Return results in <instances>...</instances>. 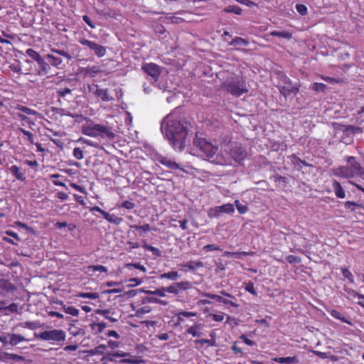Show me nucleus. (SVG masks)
Segmentation results:
<instances>
[{
	"label": "nucleus",
	"mask_w": 364,
	"mask_h": 364,
	"mask_svg": "<svg viewBox=\"0 0 364 364\" xmlns=\"http://www.w3.org/2000/svg\"><path fill=\"white\" fill-rule=\"evenodd\" d=\"M204 295L205 296L210 298V299H215L218 302H221V303H223L225 304H230V305H231L233 307H237L238 306L237 304H236V303H235L233 301H231L230 300H228V299L223 298V296H221L220 295L213 294H210V293H206Z\"/></svg>",
	"instance_id": "nucleus-16"
},
{
	"label": "nucleus",
	"mask_w": 364,
	"mask_h": 364,
	"mask_svg": "<svg viewBox=\"0 0 364 364\" xmlns=\"http://www.w3.org/2000/svg\"><path fill=\"white\" fill-rule=\"evenodd\" d=\"M203 266V264L200 261H190L187 262L186 264L183 265V267H188L191 270H195L198 267H202Z\"/></svg>",
	"instance_id": "nucleus-32"
},
{
	"label": "nucleus",
	"mask_w": 364,
	"mask_h": 364,
	"mask_svg": "<svg viewBox=\"0 0 364 364\" xmlns=\"http://www.w3.org/2000/svg\"><path fill=\"white\" fill-rule=\"evenodd\" d=\"M72 90L70 87H65V88L58 90L56 93L58 97H65L67 95L70 94Z\"/></svg>",
	"instance_id": "nucleus-44"
},
{
	"label": "nucleus",
	"mask_w": 364,
	"mask_h": 364,
	"mask_svg": "<svg viewBox=\"0 0 364 364\" xmlns=\"http://www.w3.org/2000/svg\"><path fill=\"white\" fill-rule=\"evenodd\" d=\"M95 94L98 97H101L102 101L107 102V101L109 100V95L107 94V90H102V89H97V90L95 91Z\"/></svg>",
	"instance_id": "nucleus-41"
},
{
	"label": "nucleus",
	"mask_w": 364,
	"mask_h": 364,
	"mask_svg": "<svg viewBox=\"0 0 364 364\" xmlns=\"http://www.w3.org/2000/svg\"><path fill=\"white\" fill-rule=\"evenodd\" d=\"M97 129L95 130L97 131L98 136L102 137L106 136L110 140H113L115 138V134L111 130L110 127L97 124Z\"/></svg>",
	"instance_id": "nucleus-11"
},
{
	"label": "nucleus",
	"mask_w": 364,
	"mask_h": 364,
	"mask_svg": "<svg viewBox=\"0 0 364 364\" xmlns=\"http://www.w3.org/2000/svg\"><path fill=\"white\" fill-rule=\"evenodd\" d=\"M235 206L240 214H244L247 210V207L245 205L241 204L239 200H235Z\"/></svg>",
	"instance_id": "nucleus-54"
},
{
	"label": "nucleus",
	"mask_w": 364,
	"mask_h": 364,
	"mask_svg": "<svg viewBox=\"0 0 364 364\" xmlns=\"http://www.w3.org/2000/svg\"><path fill=\"white\" fill-rule=\"evenodd\" d=\"M96 314L103 315L104 317L110 321L112 323L117 322L119 316H117V314L114 312H111L110 309H97L96 310Z\"/></svg>",
	"instance_id": "nucleus-15"
},
{
	"label": "nucleus",
	"mask_w": 364,
	"mask_h": 364,
	"mask_svg": "<svg viewBox=\"0 0 364 364\" xmlns=\"http://www.w3.org/2000/svg\"><path fill=\"white\" fill-rule=\"evenodd\" d=\"M63 311L66 314H70L74 316H77L79 314V310L73 306L66 307L65 306H63Z\"/></svg>",
	"instance_id": "nucleus-46"
},
{
	"label": "nucleus",
	"mask_w": 364,
	"mask_h": 364,
	"mask_svg": "<svg viewBox=\"0 0 364 364\" xmlns=\"http://www.w3.org/2000/svg\"><path fill=\"white\" fill-rule=\"evenodd\" d=\"M34 336L44 341H54L57 342L64 341L65 339V333L63 330L53 329L46 331L40 334L34 333Z\"/></svg>",
	"instance_id": "nucleus-5"
},
{
	"label": "nucleus",
	"mask_w": 364,
	"mask_h": 364,
	"mask_svg": "<svg viewBox=\"0 0 364 364\" xmlns=\"http://www.w3.org/2000/svg\"><path fill=\"white\" fill-rule=\"evenodd\" d=\"M107 220L115 225H119L122 221V218L115 215L109 214V217H108Z\"/></svg>",
	"instance_id": "nucleus-49"
},
{
	"label": "nucleus",
	"mask_w": 364,
	"mask_h": 364,
	"mask_svg": "<svg viewBox=\"0 0 364 364\" xmlns=\"http://www.w3.org/2000/svg\"><path fill=\"white\" fill-rule=\"evenodd\" d=\"M9 360H13L14 362H23L26 360V358L17 354L9 353Z\"/></svg>",
	"instance_id": "nucleus-50"
},
{
	"label": "nucleus",
	"mask_w": 364,
	"mask_h": 364,
	"mask_svg": "<svg viewBox=\"0 0 364 364\" xmlns=\"http://www.w3.org/2000/svg\"><path fill=\"white\" fill-rule=\"evenodd\" d=\"M193 146L198 149L201 156H203L206 160L215 164L222 166L228 165V161L222 154H217L218 147L213 145L203 138H198L197 134H196L193 141Z\"/></svg>",
	"instance_id": "nucleus-2"
},
{
	"label": "nucleus",
	"mask_w": 364,
	"mask_h": 364,
	"mask_svg": "<svg viewBox=\"0 0 364 364\" xmlns=\"http://www.w3.org/2000/svg\"><path fill=\"white\" fill-rule=\"evenodd\" d=\"M176 287H177V289L178 291L181 289L186 290V289H189L191 287V283L188 281L176 282Z\"/></svg>",
	"instance_id": "nucleus-45"
},
{
	"label": "nucleus",
	"mask_w": 364,
	"mask_h": 364,
	"mask_svg": "<svg viewBox=\"0 0 364 364\" xmlns=\"http://www.w3.org/2000/svg\"><path fill=\"white\" fill-rule=\"evenodd\" d=\"M229 44L233 46H247L249 44V41L240 37H235L232 40V41Z\"/></svg>",
	"instance_id": "nucleus-28"
},
{
	"label": "nucleus",
	"mask_w": 364,
	"mask_h": 364,
	"mask_svg": "<svg viewBox=\"0 0 364 364\" xmlns=\"http://www.w3.org/2000/svg\"><path fill=\"white\" fill-rule=\"evenodd\" d=\"M18 109L22 111L23 112L27 114H30V115H34V114H36L37 112L33 110V109H31L27 107H25V106H20L18 107Z\"/></svg>",
	"instance_id": "nucleus-59"
},
{
	"label": "nucleus",
	"mask_w": 364,
	"mask_h": 364,
	"mask_svg": "<svg viewBox=\"0 0 364 364\" xmlns=\"http://www.w3.org/2000/svg\"><path fill=\"white\" fill-rule=\"evenodd\" d=\"M106 349L105 345H100L93 349H90L88 350L89 355H102L104 353V350Z\"/></svg>",
	"instance_id": "nucleus-31"
},
{
	"label": "nucleus",
	"mask_w": 364,
	"mask_h": 364,
	"mask_svg": "<svg viewBox=\"0 0 364 364\" xmlns=\"http://www.w3.org/2000/svg\"><path fill=\"white\" fill-rule=\"evenodd\" d=\"M159 161L171 169L176 170L179 168V165L176 162L167 157L161 156L159 159Z\"/></svg>",
	"instance_id": "nucleus-18"
},
{
	"label": "nucleus",
	"mask_w": 364,
	"mask_h": 364,
	"mask_svg": "<svg viewBox=\"0 0 364 364\" xmlns=\"http://www.w3.org/2000/svg\"><path fill=\"white\" fill-rule=\"evenodd\" d=\"M331 315L334 317L335 318H337L338 320H341L343 322L348 323L343 316L337 310L333 309L331 311Z\"/></svg>",
	"instance_id": "nucleus-48"
},
{
	"label": "nucleus",
	"mask_w": 364,
	"mask_h": 364,
	"mask_svg": "<svg viewBox=\"0 0 364 364\" xmlns=\"http://www.w3.org/2000/svg\"><path fill=\"white\" fill-rule=\"evenodd\" d=\"M296 11L299 14H300L302 16L307 14V8L304 4H297L296 6Z\"/></svg>",
	"instance_id": "nucleus-56"
},
{
	"label": "nucleus",
	"mask_w": 364,
	"mask_h": 364,
	"mask_svg": "<svg viewBox=\"0 0 364 364\" xmlns=\"http://www.w3.org/2000/svg\"><path fill=\"white\" fill-rule=\"evenodd\" d=\"M271 35L273 36H278V37L284 38L286 39H291L292 38V34L289 32H286V31H274L271 33Z\"/></svg>",
	"instance_id": "nucleus-34"
},
{
	"label": "nucleus",
	"mask_w": 364,
	"mask_h": 364,
	"mask_svg": "<svg viewBox=\"0 0 364 364\" xmlns=\"http://www.w3.org/2000/svg\"><path fill=\"white\" fill-rule=\"evenodd\" d=\"M139 292H143L148 295H156V296L163 297V296H166L165 293L166 292V287H161L159 289H156L154 291L146 290L144 288H142V289H139Z\"/></svg>",
	"instance_id": "nucleus-20"
},
{
	"label": "nucleus",
	"mask_w": 364,
	"mask_h": 364,
	"mask_svg": "<svg viewBox=\"0 0 364 364\" xmlns=\"http://www.w3.org/2000/svg\"><path fill=\"white\" fill-rule=\"evenodd\" d=\"M218 208L220 210L221 214L223 213L230 214L235 212L234 206L230 203L224 204L218 206Z\"/></svg>",
	"instance_id": "nucleus-30"
},
{
	"label": "nucleus",
	"mask_w": 364,
	"mask_h": 364,
	"mask_svg": "<svg viewBox=\"0 0 364 364\" xmlns=\"http://www.w3.org/2000/svg\"><path fill=\"white\" fill-rule=\"evenodd\" d=\"M27 55L35 61L38 62L42 58L40 54L32 48L26 50Z\"/></svg>",
	"instance_id": "nucleus-40"
},
{
	"label": "nucleus",
	"mask_w": 364,
	"mask_h": 364,
	"mask_svg": "<svg viewBox=\"0 0 364 364\" xmlns=\"http://www.w3.org/2000/svg\"><path fill=\"white\" fill-rule=\"evenodd\" d=\"M141 303L143 304H146V303H156V304H159L164 305V306L168 305L167 301L161 300V299L156 298V297H151V296L144 297L141 299Z\"/></svg>",
	"instance_id": "nucleus-25"
},
{
	"label": "nucleus",
	"mask_w": 364,
	"mask_h": 364,
	"mask_svg": "<svg viewBox=\"0 0 364 364\" xmlns=\"http://www.w3.org/2000/svg\"><path fill=\"white\" fill-rule=\"evenodd\" d=\"M90 269H92V271H99L100 272H107V269L105 266L102 265H92L88 267Z\"/></svg>",
	"instance_id": "nucleus-57"
},
{
	"label": "nucleus",
	"mask_w": 364,
	"mask_h": 364,
	"mask_svg": "<svg viewBox=\"0 0 364 364\" xmlns=\"http://www.w3.org/2000/svg\"><path fill=\"white\" fill-rule=\"evenodd\" d=\"M78 80L75 79H70V78H63L60 82H57V85H60V82H64L65 85H70L71 87L74 86L75 85H73L72 83L77 82Z\"/></svg>",
	"instance_id": "nucleus-61"
},
{
	"label": "nucleus",
	"mask_w": 364,
	"mask_h": 364,
	"mask_svg": "<svg viewBox=\"0 0 364 364\" xmlns=\"http://www.w3.org/2000/svg\"><path fill=\"white\" fill-rule=\"evenodd\" d=\"M142 70L148 75L152 77L154 82H157L158 78L161 73V68L155 63H145L142 66Z\"/></svg>",
	"instance_id": "nucleus-8"
},
{
	"label": "nucleus",
	"mask_w": 364,
	"mask_h": 364,
	"mask_svg": "<svg viewBox=\"0 0 364 364\" xmlns=\"http://www.w3.org/2000/svg\"><path fill=\"white\" fill-rule=\"evenodd\" d=\"M221 215L220 210L219 209L218 206L211 208L208 210V216L210 218H217L219 217Z\"/></svg>",
	"instance_id": "nucleus-36"
},
{
	"label": "nucleus",
	"mask_w": 364,
	"mask_h": 364,
	"mask_svg": "<svg viewBox=\"0 0 364 364\" xmlns=\"http://www.w3.org/2000/svg\"><path fill=\"white\" fill-rule=\"evenodd\" d=\"M287 261L290 264H298L301 262V259L299 257L290 255L287 257Z\"/></svg>",
	"instance_id": "nucleus-52"
},
{
	"label": "nucleus",
	"mask_w": 364,
	"mask_h": 364,
	"mask_svg": "<svg viewBox=\"0 0 364 364\" xmlns=\"http://www.w3.org/2000/svg\"><path fill=\"white\" fill-rule=\"evenodd\" d=\"M178 277L179 276L178 274V272H174V271L169 272L167 273H164V274H161V276H160V277L161 279L166 278V279H169L173 281L176 280Z\"/></svg>",
	"instance_id": "nucleus-38"
},
{
	"label": "nucleus",
	"mask_w": 364,
	"mask_h": 364,
	"mask_svg": "<svg viewBox=\"0 0 364 364\" xmlns=\"http://www.w3.org/2000/svg\"><path fill=\"white\" fill-rule=\"evenodd\" d=\"M21 325L30 329H36L42 326L41 323L38 321H26L24 323H21Z\"/></svg>",
	"instance_id": "nucleus-39"
},
{
	"label": "nucleus",
	"mask_w": 364,
	"mask_h": 364,
	"mask_svg": "<svg viewBox=\"0 0 364 364\" xmlns=\"http://www.w3.org/2000/svg\"><path fill=\"white\" fill-rule=\"evenodd\" d=\"M9 171L16 178V179L23 181L25 180V177L23 176V173L20 171L19 168L16 166H11L9 168Z\"/></svg>",
	"instance_id": "nucleus-27"
},
{
	"label": "nucleus",
	"mask_w": 364,
	"mask_h": 364,
	"mask_svg": "<svg viewBox=\"0 0 364 364\" xmlns=\"http://www.w3.org/2000/svg\"><path fill=\"white\" fill-rule=\"evenodd\" d=\"M131 228H134L135 230H142L144 232H148L151 229V227L149 224H144L143 225H131Z\"/></svg>",
	"instance_id": "nucleus-58"
},
{
	"label": "nucleus",
	"mask_w": 364,
	"mask_h": 364,
	"mask_svg": "<svg viewBox=\"0 0 364 364\" xmlns=\"http://www.w3.org/2000/svg\"><path fill=\"white\" fill-rule=\"evenodd\" d=\"M333 175L349 178L353 177V171L349 166H339L338 168L333 170Z\"/></svg>",
	"instance_id": "nucleus-10"
},
{
	"label": "nucleus",
	"mask_w": 364,
	"mask_h": 364,
	"mask_svg": "<svg viewBox=\"0 0 364 364\" xmlns=\"http://www.w3.org/2000/svg\"><path fill=\"white\" fill-rule=\"evenodd\" d=\"M151 309L150 306H144L142 308H140L139 309H138L136 312V316L137 317H140L141 314H146V313H149L151 311Z\"/></svg>",
	"instance_id": "nucleus-55"
},
{
	"label": "nucleus",
	"mask_w": 364,
	"mask_h": 364,
	"mask_svg": "<svg viewBox=\"0 0 364 364\" xmlns=\"http://www.w3.org/2000/svg\"><path fill=\"white\" fill-rule=\"evenodd\" d=\"M333 188L335 192L336 196L338 198H343L345 197V191L342 188L340 183L336 181H334L333 183Z\"/></svg>",
	"instance_id": "nucleus-26"
},
{
	"label": "nucleus",
	"mask_w": 364,
	"mask_h": 364,
	"mask_svg": "<svg viewBox=\"0 0 364 364\" xmlns=\"http://www.w3.org/2000/svg\"><path fill=\"white\" fill-rule=\"evenodd\" d=\"M120 363H129V364H140L144 363V360L141 359H131V358H124L120 360Z\"/></svg>",
	"instance_id": "nucleus-51"
},
{
	"label": "nucleus",
	"mask_w": 364,
	"mask_h": 364,
	"mask_svg": "<svg viewBox=\"0 0 364 364\" xmlns=\"http://www.w3.org/2000/svg\"><path fill=\"white\" fill-rule=\"evenodd\" d=\"M77 297L80 298H88L91 299H96L99 298V294L98 293H79L77 294Z\"/></svg>",
	"instance_id": "nucleus-42"
},
{
	"label": "nucleus",
	"mask_w": 364,
	"mask_h": 364,
	"mask_svg": "<svg viewBox=\"0 0 364 364\" xmlns=\"http://www.w3.org/2000/svg\"><path fill=\"white\" fill-rule=\"evenodd\" d=\"M79 42L80 44L87 46L90 50H93L95 54L100 58L105 56L106 54V48L93 41L80 38Z\"/></svg>",
	"instance_id": "nucleus-7"
},
{
	"label": "nucleus",
	"mask_w": 364,
	"mask_h": 364,
	"mask_svg": "<svg viewBox=\"0 0 364 364\" xmlns=\"http://www.w3.org/2000/svg\"><path fill=\"white\" fill-rule=\"evenodd\" d=\"M90 327L92 331H95L96 328H97V330L96 331V333H100L102 332V331L107 327V323L105 322L101 323H92L90 324Z\"/></svg>",
	"instance_id": "nucleus-35"
},
{
	"label": "nucleus",
	"mask_w": 364,
	"mask_h": 364,
	"mask_svg": "<svg viewBox=\"0 0 364 364\" xmlns=\"http://www.w3.org/2000/svg\"><path fill=\"white\" fill-rule=\"evenodd\" d=\"M336 129L346 133L347 134L363 132L361 127H355L353 125H343L338 124V127H336Z\"/></svg>",
	"instance_id": "nucleus-13"
},
{
	"label": "nucleus",
	"mask_w": 364,
	"mask_h": 364,
	"mask_svg": "<svg viewBox=\"0 0 364 364\" xmlns=\"http://www.w3.org/2000/svg\"><path fill=\"white\" fill-rule=\"evenodd\" d=\"M67 115L73 118H75L76 121H77L78 122H81L82 120H87L88 122L89 119L87 117H85L83 115L78 114H71L69 112Z\"/></svg>",
	"instance_id": "nucleus-62"
},
{
	"label": "nucleus",
	"mask_w": 364,
	"mask_h": 364,
	"mask_svg": "<svg viewBox=\"0 0 364 364\" xmlns=\"http://www.w3.org/2000/svg\"><path fill=\"white\" fill-rule=\"evenodd\" d=\"M223 88L227 92L237 97L248 92L245 82L239 80H232L225 82L223 84Z\"/></svg>",
	"instance_id": "nucleus-4"
},
{
	"label": "nucleus",
	"mask_w": 364,
	"mask_h": 364,
	"mask_svg": "<svg viewBox=\"0 0 364 364\" xmlns=\"http://www.w3.org/2000/svg\"><path fill=\"white\" fill-rule=\"evenodd\" d=\"M143 247H144V249H146L147 250H150L151 252H152L154 255L157 256V257H161V252L159 249H157V248H156V247H153V246H151L150 245H148L146 243H145L143 245Z\"/></svg>",
	"instance_id": "nucleus-43"
},
{
	"label": "nucleus",
	"mask_w": 364,
	"mask_h": 364,
	"mask_svg": "<svg viewBox=\"0 0 364 364\" xmlns=\"http://www.w3.org/2000/svg\"><path fill=\"white\" fill-rule=\"evenodd\" d=\"M200 324H195L193 326L188 328L186 333L191 334L193 336L200 337L201 336V333L197 331V329L200 328Z\"/></svg>",
	"instance_id": "nucleus-37"
},
{
	"label": "nucleus",
	"mask_w": 364,
	"mask_h": 364,
	"mask_svg": "<svg viewBox=\"0 0 364 364\" xmlns=\"http://www.w3.org/2000/svg\"><path fill=\"white\" fill-rule=\"evenodd\" d=\"M97 124H95L91 119H88V123L82 125V132L90 136L96 137L98 136L97 131Z\"/></svg>",
	"instance_id": "nucleus-9"
},
{
	"label": "nucleus",
	"mask_w": 364,
	"mask_h": 364,
	"mask_svg": "<svg viewBox=\"0 0 364 364\" xmlns=\"http://www.w3.org/2000/svg\"><path fill=\"white\" fill-rule=\"evenodd\" d=\"M253 252H232V256L234 257V258H236V259H240L242 258V256H247V255H252Z\"/></svg>",
	"instance_id": "nucleus-60"
},
{
	"label": "nucleus",
	"mask_w": 364,
	"mask_h": 364,
	"mask_svg": "<svg viewBox=\"0 0 364 364\" xmlns=\"http://www.w3.org/2000/svg\"><path fill=\"white\" fill-rule=\"evenodd\" d=\"M195 342L197 343H200V344L208 343L209 346H216V341H215V339H214V338H212L211 340L200 339V340L195 341Z\"/></svg>",
	"instance_id": "nucleus-53"
},
{
	"label": "nucleus",
	"mask_w": 364,
	"mask_h": 364,
	"mask_svg": "<svg viewBox=\"0 0 364 364\" xmlns=\"http://www.w3.org/2000/svg\"><path fill=\"white\" fill-rule=\"evenodd\" d=\"M225 13H234L237 15H241L242 10L240 7L235 5H230L223 9Z\"/></svg>",
	"instance_id": "nucleus-29"
},
{
	"label": "nucleus",
	"mask_w": 364,
	"mask_h": 364,
	"mask_svg": "<svg viewBox=\"0 0 364 364\" xmlns=\"http://www.w3.org/2000/svg\"><path fill=\"white\" fill-rule=\"evenodd\" d=\"M97 14L100 15L104 16L105 17H109V18L114 17V16H115L114 11L111 10V9H108V10L103 9V10L97 11Z\"/></svg>",
	"instance_id": "nucleus-47"
},
{
	"label": "nucleus",
	"mask_w": 364,
	"mask_h": 364,
	"mask_svg": "<svg viewBox=\"0 0 364 364\" xmlns=\"http://www.w3.org/2000/svg\"><path fill=\"white\" fill-rule=\"evenodd\" d=\"M0 289L9 293L15 291L16 290V287L9 280L0 279Z\"/></svg>",
	"instance_id": "nucleus-17"
},
{
	"label": "nucleus",
	"mask_w": 364,
	"mask_h": 364,
	"mask_svg": "<svg viewBox=\"0 0 364 364\" xmlns=\"http://www.w3.org/2000/svg\"><path fill=\"white\" fill-rule=\"evenodd\" d=\"M157 86L159 89L162 90L164 97H166L167 102H170L171 101V99H173L175 97L176 94L170 89V87L167 85L166 82H160Z\"/></svg>",
	"instance_id": "nucleus-12"
},
{
	"label": "nucleus",
	"mask_w": 364,
	"mask_h": 364,
	"mask_svg": "<svg viewBox=\"0 0 364 364\" xmlns=\"http://www.w3.org/2000/svg\"><path fill=\"white\" fill-rule=\"evenodd\" d=\"M277 79L279 80L277 87L279 92L287 98L291 93L296 95L299 92V87L292 85L291 80L281 71L276 73Z\"/></svg>",
	"instance_id": "nucleus-3"
},
{
	"label": "nucleus",
	"mask_w": 364,
	"mask_h": 364,
	"mask_svg": "<svg viewBox=\"0 0 364 364\" xmlns=\"http://www.w3.org/2000/svg\"><path fill=\"white\" fill-rule=\"evenodd\" d=\"M351 170L353 171V176L355 174L363 177L364 176V168L361 166V165L358 162H355L349 166Z\"/></svg>",
	"instance_id": "nucleus-24"
},
{
	"label": "nucleus",
	"mask_w": 364,
	"mask_h": 364,
	"mask_svg": "<svg viewBox=\"0 0 364 364\" xmlns=\"http://www.w3.org/2000/svg\"><path fill=\"white\" fill-rule=\"evenodd\" d=\"M229 154L235 162L240 164H242L247 155L245 149H243L240 144H237L232 145V148L229 151Z\"/></svg>",
	"instance_id": "nucleus-6"
},
{
	"label": "nucleus",
	"mask_w": 364,
	"mask_h": 364,
	"mask_svg": "<svg viewBox=\"0 0 364 364\" xmlns=\"http://www.w3.org/2000/svg\"><path fill=\"white\" fill-rule=\"evenodd\" d=\"M192 126L185 119H176L173 114H168L161 122V130L175 149L181 151L186 146L189 138L193 134Z\"/></svg>",
	"instance_id": "nucleus-1"
},
{
	"label": "nucleus",
	"mask_w": 364,
	"mask_h": 364,
	"mask_svg": "<svg viewBox=\"0 0 364 364\" xmlns=\"http://www.w3.org/2000/svg\"><path fill=\"white\" fill-rule=\"evenodd\" d=\"M46 59L48 60L50 65L55 66L58 68H61L60 65L62 64L61 58L55 57L53 55L48 54L46 55Z\"/></svg>",
	"instance_id": "nucleus-22"
},
{
	"label": "nucleus",
	"mask_w": 364,
	"mask_h": 364,
	"mask_svg": "<svg viewBox=\"0 0 364 364\" xmlns=\"http://www.w3.org/2000/svg\"><path fill=\"white\" fill-rule=\"evenodd\" d=\"M111 355L113 357H116V358H124L127 356H130L131 355L129 353H124V352H122V351H115V352L111 353Z\"/></svg>",
	"instance_id": "nucleus-64"
},
{
	"label": "nucleus",
	"mask_w": 364,
	"mask_h": 364,
	"mask_svg": "<svg viewBox=\"0 0 364 364\" xmlns=\"http://www.w3.org/2000/svg\"><path fill=\"white\" fill-rule=\"evenodd\" d=\"M289 158L290 159L291 164L294 166L298 167V170H300L301 168V165L305 166H311L306 161L301 160V159L297 157L295 154H291Z\"/></svg>",
	"instance_id": "nucleus-19"
},
{
	"label": "nucleus",
	"mask_w": 364,
	"mask_h": 364,
	"mask_svg": "<svg viewBox=\"0 0 364 364\" xmlns=\"http://www.w3.org/2000/svg\"><path fill=\"white\" fill-rule=\"evenodd\" d=\"M275 362L279 363L291 364L293 363H297L299 360L296 356L293 357H278L273 359Z\"/></svg>",
	"instance_id": "nucleus-21"
},
{
	"label": "nucleus",
	"mask_w": 364,
	"mask_h": 364,
	"mask_svg": "<svg viewBox=\"0 0 364 364\" xmlns=\"http://www.w3.org/2000/svg\"><path fill=\"white\" fill-rule=\"evenodd\" d=\"M73 156L77 159H82L83 158V151L80 148H75L73 150Z\"/></svg>",
	"instance_id": "nucleus-63"
},
{
	"label": "nucleus",
	"mask_w": 364,
	"mask_h": 364,
	"mask_svg": "<svg viewBox=\"0 0 364 364\" xmlns=\"http://www.w3.org/2000/svg\"><path fill=\"white\" fill-rule=\"evenodd\" d=\"M9 344L12 346H16L18 343L26 341V338L20 334L9 333Z\"/></svg>",
	"instance_id": "nucleus-23"
},
{
	"label": "nucleus",
	"mask_w": 364,
	"mask_h": 364,
	"mask_svg": "<svg viewBox=\"0 0 364 364\" xmlns=\"http://www.w3.org/2000/svg\"><path fill=\"white\" fill-rule=\"evenodd\" d=\"M40 70L38 71V75H47L50 73V66L48 60L43 57L37 62Z\"/></svg>",
	"instance_id": "nucleus-14"
},
{
	"label": "nucleus",
	"mask_w": 364,
	"mask_h": 364,
	"mask_svg": "<svg viewBox=\"0 0 364 364\" xmlns=\"http://www.w3.org/2000/svg\"><path fill=\"white\" fill-rule=\"evenodd\" d=\"M326 88L327 85L326 84L320 82H314L311 85V89L318 92H325Z\"/></svg>",
	"instance_id": "nucleus-33"
}]
</instances>
